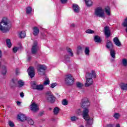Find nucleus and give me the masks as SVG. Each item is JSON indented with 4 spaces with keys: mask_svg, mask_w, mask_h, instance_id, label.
I'll return each mask as SVG.
<instances>
[{
    "mask_svg": "<svg viewBox=\"0 0 127 127\" xmlns=\"http://www.w3.org/2000/svg\"><path fill=\"white\" fill-rule=\"evenodd\" d=\"M94 41H95V42H97V43H101V42H102V40L99 36H95L94 37Z\"/></svg>",
    "mask_w": 127,
    "mask_h": 127,
    "instance_id": "4be33fe9",
    "label": "nucleus"
},
{
    "mask_svg": "<svg viewBox=\"0 0 127 127\" xmlns=\"http://www.w3.org/2000/svg\"><path fill=\"white\" fill-rule=\"evenodd\" d=\"M43 89H44V86H43V85L41 84V85H37L36 88V90H38L39 91H42Z\"/></svg>",
    "mask_w": 127,
    "mask_h": 127,
    "instance_id": "cd10ccee",
    "label": "nucleus"
},
{
    "mask_svg": "<svg viewBox=\"0 0 127 127\" xmlns=\"http://www.w3.org/2000/svg\"><path fill=\"white\" fill-rule=\"evenodd\" d=\"M64 62H65V63L66 62H69V61H70V57H69V56H68L67 55H65L64 56Z\"/></svg>",
    "mask_w": 127,
    "mask_h": 127,
    "instance_id": "473e14b6",
    "label": "nucleus"
},
{
    "mask_svg": "<svg viewBox=\"0 0 127 127\" xmlns=\"http://www.w3.org/2000/svg\"><path fill=\"white\" fill-rule=\"evenodd\" d=\"M107 127H114V125H113V124L108 125Z\"/></svg>",
    "mask_w": 127,
    "mask_h": 127,
    "instance_id": "603ef678",
    "label": "nucleus"
},
{
    "mask_svg": "<svg viewBox=\"0 0 127 127\" xmlns=\"http://www.w3.org/2000/svg\"><path fill=\"white\" fill-rule=\"evenodd\" d=\"M75 25L74 23L71 24L70 25V27H72V28H73V27H75Z\"/></svg>",
    "mask_w": 127,
    "mask_h": 127,
    "instance_id": "864d4df0",
    "label": "nucleus"
},
{
    "mask_svg": "<svg viewBox=\"0 0 127 127\" xmlns=\"http://www.w3.org/2000/svg\"><path fill=\"white\" fill-rule=\"evenodd\" d=\"M50 81H49V79L47 78L46 80L44 82L43 84L44 86H47V85H49Z\"/></svg>",
    "mask_w": 127,
    "mask_h": 127,
    "instance_id": "58836bf2",
    "label": "nucleus"
},
{
    "mask_svg": "<svg viewBox=\"0 0 127 127\" xmlns=\"http://www.w3.org/2000/svg\"><path fill=\"white\" fill-rule=\"evenodd\" d=\"M20 96L21 98H23V97H24V93H23V92L20 93Z\"/></svg>",
    "mask_w": 127,
    "mask_h": 127,
    "instance_id": "8fccbe9b",
    "label": "nucleus"
},
{
    "mask_svg": "<svg viewBox=\"0 0 127 127\" xmlns=\"http://www.w3.org/2000/svg\"><path fill=\"white\" fill-rule=\"evenodd\" d=\"M81 51H82V47L78 46L77 47V54H79Z\"/></svg>",
    "mask_w": 127,
    "mask_h": 127,
    "instance_id": "37998d69",
    "label": "nucleus"
},
{
    "mask_svg": "<svg viewBox=\"0 0 127 127\" xmlns=\"http://www.w3.org/2000/svg\"><path fill=\"white\" fill-rule=\"evenodd\" d=\"M65 83L68 86L73 85L74 83H75V80H74V77L72 76V75L68 74L65 76Z\"/></svg>",
    "mask_w": 127,
    "mask_h": 127,
    "instance_id": "39448f33",
    "label": "nucleus"
},
{
    "mask_svg": "<svg viewBox=\"0 0 127 127\" xmlns=\"http://www.w3.org/2000/svg\"><path fill=\"white\" fill-rule=\"evenodd\" d=\"M114 42L117 45V46H121V42L119 40V38L117 37L114 38Z\"/></svg>",
    "mask_w": 127,
    "mask_h": 127,
    "instance_id": "dca6fc26",
    "label": "nucleus"
},
{
    "mask_svg": "<svg viewBox=\"0 0 127 127\" xmlns=\"http://www.w3.org/2000/svg\"><path fill=\"white\" fill-rule=\"evenodd\" d=\"M1 65V64H0V67Z\"/></svg>",
    "mask_w": 127,
    "mask_h": 127,
    "instance_id": "bf43d9fd",
    "label": "nucleus"
},
{
    "mask_svg": "<svg viewBox=\"0 0 127 127\" xmlns=\"http://www.w3.org/2000/svg\"><path fill=\"white\" fill-rule=\"evenodd\" d=\"M76 113L77 115H78L80 116V115H82V112L81 111V109H78L76 111Z\"/></svg>",
    "mask_w": 127,
    "mask_h": 127,
    "instance_id": "c03bdc74",
    "label": "nucleus"
},
{
    "mask_svg": "<svg viewBox=\"0 0 127 127\" xmlns=\"http://www.w3.org/2000/svg\"><path fill=\"white\" fill-rule=\"evenodd\" d=\"M116 127H121V126H120V124H117Z\"/></svg>",
    "mask_w": 127,
    "mask_h": 127,
    "instance_id": "13d9d810",
    "label": "nucleus"
},
{
    "mask_svg": "<svg viewBox=\"0 0 127 127\" xmlns=\"http://www.w3.org/2000/svg\"><path fill=\"white\" fill-rule=\"evenodd\" d=\"M62 104L64 106H67V105H68V101H67L66 99H64L63 101Z\"/></svg>",
    "mask_w": 127,
    "mask_h": 127,
    "instance_id": "79ce46f5",
    "label": "nucleus"
},
{
    "mask_svg": "<svg viewBox=\"0 0 127 127\" xmlns=\"http://www.w3.org/2000/svg\"><path fill=\"white\" fill-rule=\"evenodd\" d=\"M105 12H106L107 15H111V8H110L109 6H107L105 7Z\"/></svg>",
    "mask_w": 127,
    "mask_h": 127,
    "instance_id": "393cba45",
    "label": "nucleus"
},
{
    "mask_svg": "<svg viewBox=\"0 0 127 127\" xmlns=\"http://www.w3.org/2000/svg\"><path fill=\"white\" fill-rule=\"evenodd\" d=\"M83 117L85 121H87L88 125H92L93 124V120L90 119L89 117V109L85 108L83 112Z\"/></svg>",
    "mask_w": 127,
    "mask_h": 127,
    "instance_id": "7ed1b4c3",
    "label": "nucleus"
},
{
    "mask_svg": "<svg viewBox=\"0 0 127 127\" xmlns=\"http://www.w3.org/2000/svg\"><path fill=\"white\" fill-rule=\"evenodd\" d=\"M94 14L96 16H99V17H101L102 18H104V17H105V11L101 7H97L95 9Z\"/></svg>",
    "mask_w": 127,
    "mask_h": 127,
    "instance_id": "20e7f679",
    "label": "nucleus"
},
{
    "mask_svg": "<svg viewBox=\"0 0 127 127\" xmlns=\"http://www.w3.org/2000/svg\"><path fill=\"white\" fill-rule=\"evenodd\" d=\"M19 73V71H18V69H16V74L17 75Z\"/></svg>",
    "mask_w": 127,
    "mask_h": 127,
    "instance_id": "5fc2aeb1",
    "label": "nucleus"
},
{
    "mask_svg": "<svg viewBox=\"0 0 127 127\" xmlns=\"http://www.w3.org/2000/svg\"><path fill=\"white\" fill-rule=\"evenodd\" d=\"M27 122L28 124H29V125H30L31 126H33V125L34 124L33 120H32L31 118H27Z\"/></svg>",
    "mask_w": 127,
    "mask_h": 127,
    "instance_id": "c85d7f7f",
    "label": "nucleus"
},
{
    "mask_svg": "<svg viewBox=\"0 0 127 127\" xmlns=\"http://www.w3.org/2000/svg\"><path fill=\"white\" fill-rule=\"evenodd\" d=\"M30 59H31V57H28L27 60H28V61H29V60H30Z\"/></svg>",
    "mask_w": 127,
    "mask_h": 127,
    "instance_id": "4d7b16f0",
    "label": "nucleus"
},
{
    "mask_svg": "<svg viewBox=\"0 0 127 127\" xmlns=\"http://www.w3.org/2000/svg\"><path fill=\"white\" fill-rule=\"evenodd\" d=\"M104 32L107 37H110V35H111V32H110V28L109 26H105L104 27Z\"/></svg>",
    "mask_w": 127,
    "mask_h": 127,
    "instance_id": "ddd939ff",
    "label": "nucleus"
},
{
    "mask_svg": "<svg viewBox=\"0 0 127 127\" xmlns=\"http://www.w3.org/2000/svg\"><path fill=\"white\" fill-rule=\"evenodd\" d=\"M17 50H18V47H14L13 48V51L14 52V53H16V52H17Z\"/></svg>",
    "mask_w": 127,
    "mask_h": 127,
    "instance_id": "a18cd8bd",
    "label": "nucleus"
},
{
    "mask_svg": "<svg viewBox=\"0 0 127 127\" xmlns=\"http://www.w3.org/2000/svg\"><path fill=\"white\" fill-rule=\"evenodd\" d=\"M31 85L32 86V88L34 90H36V88H37L38 85H37V83H36V81H32L31 82Z\"/></svg>",
    "mask_w": 127,
    "mask_h": 127,
    "instance_id": "b1692460",
    "label": "nucleus"
},
{
    "mask_svg": "<svg viewBox=\"0 0 127 127\" xmlns=\"http://www.w3.org/2000/svg\"><path fill=\"white\" fill-rule=\"evenodd\" d=\"M50 110H51V108H50Z\"/></svg>",
    "mask_w": 127,
    "mask_h": 127,
    "instance_id": "052dcab7",
    "label": "nucleus"
},
{
    "mask_svg": "<svg viewBox=\"0 0 127 127\" xmlns=\"http://www.w3.org/2000/svg\"><path fill=\"white\" fill-rule=\"evenodd\" d=\"M2 54H1V51L0 50V58H1Z\"/></svg>",
    "mask_w": 127,
    "mask_h": 127,
    "instance_id": "6e6d98bb",
    "label": "nucleus"
},
{
    "mask_svg": "<svg viewBox=\"0 0 127 127\" xmlns=\"http://www.w3.org/2000/svg\"><path fill=\"white\" fill-rule=\"evenodd\" d=\"M67 51L71 57H73V56H74V55L73 54V52H72V50H71V49L68 48L67 49Z\"/></svg>",
    "mask_w": 127,
    "mask_h": 127,
    "instance_id": "72a5a7b5",
    "label": "nucleus"
},
{
    "mask_svg": "<svg viewBox=\"0 0 127 127\" xmlns=\"http://www.w3.org/2000/svg\"><path fill=\"white\" fill-rule=\"evenodd\" d=\"M47 98L48 102L50 103H54L55 102V97L52 94L48 95Z\"/></svg>",
    "mask_w": 127,
    "mask_h": 127,
    "instance_id": "f8f14e48",
    "label": "nucleus"
},
{
    "mask_svg": "<svg viewBox=\"0 0 127 127\" xmlns=\"http://www.w3.org/2000/svg\"><path fill=\"white\" fill-rule=\"evenodd\" d=\"M8 124H9V127H14V124L11 121H9Z\"/></svg>",
    "mask_w": 127,
    "mask_h": 127,
    "instance_id": "de8ad7c7",
    "label": "nucleus"
},
{
    "mask_svg": "<svg viewBox=\"0 0 127 127\" xmlns=\"http://www.w3.org/2000/svg\"><path fill=\"white\" fill-rule=\"evenodd\" d=\"M72 8L74 12H76V13L80 12V8H79V5H78L77 4H73Z\"/></svg>",
    "mask_w": 127,
    "mask_h": 127,
    "instance_id": "2eb2a0df",
    "label": "nucleus"
},
{
    "mask_svg": "<svg viewBox=\"0 0 127 127\" xmlns=\"http://www.w3.org/2000/svg\"><path fill=\"white\" fill-rule=\"evenodd\" d=\"M120 114L119 113H115L114 115V118H115V119H116L118 120V119H119V118H120Z\"/></svg>",
    "mask_w": 127,
    "mask_h": 127,
    "instance_id": "a19ab883",
    "label": "nucleus"
},
{
    "mask_svg": "<svg viewBox=\"0 0 127 127\" xmlns=\"http://www.w3.org/2000/svg\"><path fill=\"white\" fill-rule=\"evenodd\" d=\"M2 74L3 75H5V74H6V66L3 65L2 66Z\"/></svg>",
    "mask_w": 127,
    "mask_h": 127,
    "instance_id": "c756f323",
    "label": "nucleus"
},
{
    "mask_svg": "<svg viewBox=\"0 0 127 127\" xmlns=\"http://www.w3.org/2000/svg\"><path fill=\"white\" fill-rule=\"evenodd\" d=\"M84 52L85 55H87V56H89V55H90V49L88 47H86L85 48Z\"/></svg>",
    "mask_w": 127,
    "mask_h": 127,
    "instance_id": "bb28decb",
    "label": "nucleus"
},
{
    "mask_svg": "<svg viewBox=\"0 0 127 127\" xmlns=\"http://www.w3.org/2000/svg\"><path fill=\"white\" fill-rule=\"evenodd\" d=\"M6 44L8 48H10V47H11V42H10V40L9 39L6 40Z\"/></svg>",
    "mask_w": 127,
    "mask_h": 127,
    "instance_id": "a878e982",
    "label": "nucleus"
},
{
    "mask_svg": "<svg viewBox=\"0 0 127 127\" xmlns=\"http://www.w3.org/2000/svg\"><path fill=\"white\" fill-rule=\"evenodd\" d=\"M90 102L89 99L87 98H84L82 99L81 103V106L82 108H85V107H89L90 106Z\"/></svg>",
    "mask_w": 127,
    "mask_h": 127,
    "instance_id": "6e6552de",
    "label": "nucleus"
},
{
    "mask_svg": "<svg viewBox=\"0 0 127 127\" xmlns=\"http://www.w3.org/2000/svg\"><path fill=\"white\" fill-rule=\"evenodd\" d=\"M31 11H32V9L30 7H27L26 8V13L27 14H29L31 13Z\"/></svg>",
    "mask_w": 127,
    "mask_h": 127,
    "instance_id": "7c9ffc66",
    "label": "nucleus"
},
{
    "mask_svg": "<svg viewBox=\"0 0 127 127\" xmlns=\"http://www.w3.org/2000/svg\"><path fill=\"white\" fill-rule=\"evenodd\" d=\"M85 1L87 6L90 7L93 5V1H92V0H85Z\"/></svg>",
    "mask_w": 127,
    "mask_h": 127,
    "instance_id": "aec40b11",
    "label": "nucleus"
},
{
    "mask_svg": "<svg viewBox=\"0 0 127 127\" xmlns=\"http://www.w3.org/2000/svg\"><path fill=\"white\" fill-rule=\"evenodd\" d=\"M70 120L72 122H76V121H78V117L76 116H72L70 118Z\"/></svg>",
    "mask_w": 127,
    "mask_h": 127,
    "instance_id": "4c0bfd02",
    "label": "nucleus"
},
{
    "mask_svg": "<svg viewBox=\"0 0 127 127\" xmlns=\"http://www.w3.org/2000/svg\"><path fill=\"white\" fill-rule=\"evenodd\" d=\"M18 85H19V87H22V86L24 85V82L21 80H20L18 81Z\"/></svg>",
    "mask_w": 127,
    "mask_h": 127,
    "instance_id": "c9c22d12",
    "label": "nucleus"
},
{
    "mask_svg": "<svg viewBox=\"0 0 127 127\" xmlns=\"http://www.w3.org/2000/svg\"><path fill=\"white\" fill-rule=\"evenodd\" d=\"M33 34L34 36H37L39 34V28L37 27H34L32 28Z\"/></svg>",
    "mask_w": 127,
    "mask_h": 127,
    "instance_id": "4468645a",
    "label": "nucleus"
},
{
    "mask_svg": "<svg viewBox=\"0 0 127 127\" xmlns=\"http://www.w3.org/2000/svg\"><path fill=\"white\" fill-rule=\"evenodd\" d=\"M84 86V84L81 82H77L76 83V86L77 88H79V89H82V87Z\"/></svg>",
    "mask_w": 127,
    "mask_h": 127,
    "instance_id": "2f4dec72",
    "label": "nucleus"
},
{
    "mask_svg": "<svg viewBox=\"0 0 127 127\" xmlns=\"http://www.w3.org/2000/svg\"><path fill=\"white\" fill-rule=\"evenodd\" d=\"M61 2L63 4H65L68 1V0H60Z\"/></svg>",
    "mask_w": 127,
    "mask_h": 127,
    "instance_id": "09e8293b",
    "label": "nucleus"
},
{
    "mask_svg": "<svg viewBox=\"0 0 127 127\" xmlns=\"http://www.w3.org/2000/svg\"><path fill=\"white\" fill-rule=\"evenodd\" d=\"M122 64L123 66L125 67L127 66V60L126 59H124L122 60Z\"/></svg>",
    "mask_w": 127,
    "mask_h": 127,
    "instance_id": "e433bc0d",
    "label": "nucleus"
},
{
    "mask_svg": "<svg viewBox=\"0 0 127 127\" xmlns=\"http://www.w3.org/2000/svg\"><path fill=\"white\" fill-rule=\"evenodd\" d=\"M11 25H10V21L6 17L2 18L0 21V31L3 33H6L9 31Z\"/></svg>",
    "mask_w": 127,
    "mask_h": 127,
    "instance_id": "f257e3e1",
    "label": "nucleus"
},
{
    "mask_svg": "<svg viewBox=\"0 0 127 127\" xmlns=\"http://www.w3.org/2000/svg\"><path fill=\"white\" fill-rule=\"evenodd\" d=\"M122 25L125 28V31L127 33V17H126L124 22L122 23Z\"/></svg>",
    "mask_w": 127,
    "mask_h": 127,
    "instance_id": "a211bd4d",
    "label": "nucleus"
},
{
    "mask_svg": "<svg viewBox=\"0 0 127 127\" xmlns=\"http://www.w3.org/2000/svg\"><path fill=\"white\" fill-rule=\"evenodd\" d=\"M86 33L88 34H93V33H95V31L91 29H88L86 31Z\"/></svg>",
    "mask_w": 127,
    "mask_h": 127,
    "instance_id": "f704fd0d",
    "label": "nucleus"
},
{
    "mask_svg": "<svg viewBox=\"0 0 127 127\" xmlns=\"http://www.w3.org/2000/svg\"><path fill=\"white\" fill-rule=\"evenodd\" d=\"M25 36H26V34H25V32L24 31H22L19 33V38H24Z\"/></svg>",
    "mask_w": 127,
    "mask_h": 127,
    "instance_id": "412c9836",
    "label": "nucleus"
},
{
    "mask_svg": "<svg viewBox=\"0 0 127 127\" xmlns=\"http://www.w3.org/2000/svg\"><path fill=\"white\" fill-rule=\"evenodd\" d=\"M57 86V84L56 83H53L51 84V88H55V87H56Z\"/></svg>",
    "mask_w": 127,
    "mask_h": 127,
    "instance_id": "49530a36",
    "label": "nucleus"
},
{
    "mask_svg": "<svg viewBox=\"0 0 127 127\" xmlns=\"http://www.w3.org/2000/svg\"><path fill=\"white\" fill-rule=\"evenodd\" d=\"M38 50V46H37V43L34 42L31 49L32 54H36L37 51Z\"/></svg>",
    "mask_w": 127,
    "mask_h": 127,
    "instance_id": "9d476101",
    "label": "nucleus"
},
{
    "mask_svg": "<svg viewBox=\"0 0 127 127\" xmlns=\"http://www.w3.org/2000/svg\"><path fill=\"white\" fill-rule=\"evenodd\" d=\"M17 119L19 120L21 122H24V121H26L27 118H26V116L22 114H20L18 115Z\"/></svg>",
    "mask_w": 127,
    "mask_h": 127,
    "instance_id": "9b49d317",
    "label": "nucleus"
},
{
    "mask_svg": "<svg viewBox=\"0 0 127 127\" xmlns=\"http://www.w3.org/2000/svg\"><path fill=\"white\" fill-rule=\"evenodd\" d=\"M96 78V72L94 70L91 71V73H87L85 75L86 82L85 83V87H89L93 84L94 81L92 78Z\"/></svg>",
    "mask_w": 127,
    "mask_h": 127,
    "instance_id": "f03ea898",
    "label": "nucleus"
},
{
    "mask_svg": "<svg viewBox=\"0 0 127 127\" xmlns=\"http://www.w3.org/2000/svg\"><path fill=\"white\" fill-rule=\"evenodd\" d=\"M29 109L33 113H36L39 111V107L35 102H31V104L29 106Z\"/></svg>",
    "mask_w": 127,
    "mask_h": 127,
    "instance_id": "0eeeda50",
    "label": "nucleus"
},
{
    "mask_svg": "<svg viewBox=\"0 0 127 127\" xmlns=\"http://www.w3.org/2000/svg\"><path fill=\"white\" fill-rule=\"evenodd\" d=\"M106 47L110 50H112L113 49V44L112 43V42L111 41H108Z\"/></svg>",
    "mask_w": 127,
    "mask_h": 127,
    "instance_id": "f3484780",
    "label": "nucleus"
},
{
    "mask_svg": "<svg viewBox=\"0 0 127 127\" xmlns=\"http://www.w3.org/2000/svg\"><path fill=\"white\" fill-rule=\"evenodd\" d=\"M59 112H60V109L59 108L55 107L54 109L53 113L55 116H57L59 114Z\"/></svg>",
    "mask_w": 127,
    "mask_h": 127,
    "instance_id": "6ab92c4d",
    "label": "nucleus"
},
{
    "mask_svg": "<svg viewBox=\"0 0 127 127\" xmlns=\"http://www.w3.org/2000/svg\"><path fill=\"white\" fill-rule=\"evenodd\" d=\"M16 103H17V106H20V105H21V102H19V101H17Z\"/></svg>",
    "mask_w": 127,
    "mask_h": 127,
    "instance_id": "3c124183",
    "label": "nucleus"
},
{
    "mask_svg": "<svg viewBox=\"0 0 127 127\" xmlns=\"http://www.w3.org/2000/svg\"><path fill=\"white\" fill-rule=\"evenodd\" d=\"M47 69V67L45 65L38 64L37 67L38 73L39 75L42 76L45 74V70Z\"/></svg>",
    "mask_w": 127,
    "mask_h": 127,
    "instance_id": "423d86ee",
    "label": "nucleus"
},
{
    "mask_svg": "<svg viewBox=\"0 0 127 127\" xmlns=\"http://www.w3.org/2000/svg\"><path fill=\"white\" fill-rule=\"evenodd\" d=\"M27 72L30 78H32L35 76V71L34 67L30 66L27 69Z\"/></svg>",
    "mask_w": 127,
    "mask_h": 127,
    "instance_id": "1a4fd4ad",
    "label": "nucleus"
},
{
    "mask_svg": "<svg viewBox=\"0 0 127 127\" xmlns=\"http://www.w3.org/2000/svg\"><path fill=\"white\" fill-rule=\"evenodd\" d=\"M110 55L111 57L114 59L116 58V51H115V50H110Z\"/></svg>",
    "mask_w": 127,
    "mask_h": 127,
    "instance_id": "5701e85b",
    "label": "nucleus"
},
{
    "mask_svg": "<svg viewBox=\"0 0 127 127\" xmlns=\"http://www.w3.org/2000/svg\"><path fill=\"white\" fill-rule=\"evenodd\" d=\"M16 83H17V80L16 79H12L11 82V84L13 85V86H15Z\"/></svg>",
    "mask_w": 127,
    "mask_h": 127,
    "instance_id": "ea45409f",
    "label": "nucleus"
}]
</instances>
